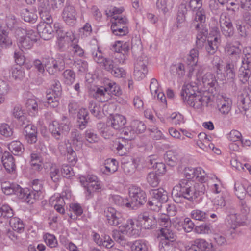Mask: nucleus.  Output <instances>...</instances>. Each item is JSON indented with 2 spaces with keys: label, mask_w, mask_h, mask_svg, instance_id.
Here are the masks:
<instances>
[{
  "label": "nucleus",
  "mask_w": 251,
  "mask_h": 251,
  "mask_svg": "<svg viewBox=\"0 0 251 251\" xmlns=\"http://www.w3.org/2000/svg\"><path fill=\"white\" fill-rule=\"evenodd\" d=\"M203 183H195L193 180L181 179L178 184L173 188L172 194L176 198L182 197L193 201L206 192V187Z\"/></svg>",
  "instance_id": "nucleus-1"
},
{
  "label": "nucleus",
  "mask_w": 251,
  "mask_h": 251,
  "mask_svg": "<svg viewBox=\"0 0 251 251\" xmlns=\"http://www.w3.org/2000/svg\"><path fill=\"white\" fill-rule=\"evenodd\" d=\"M122 94L120 86L113 81L106 79L104 86L96 87L91 91L92 97L101 102H105L111 99V94L119 96Z\"/></svg>",
  "instance_id": "nucleus-2"
},
{
  "label": "nucleus",
  "mask_w": 251,
  "mask_h": 251,
  "mask_svg": "<svg viewBox=\"0 0 251 251\" xmlns=\"http://www.w3.org/2000/svg\"><path fill=\"white\" fill-rule=\"evenodd\" d=\"M195 18L191 23V27L198 30L197 36V47H202L205 45L206 35L208 31L204 24L206 19L205 12L202 8L196 11Z\"/></svg>",
  "instance_id": "nucleus-3"
},
{
  "label": "nucleus",
  "mask_w": 251,
  "mask_h": 251,
  "mask_svg": "<svg viewBox=\"0 0 251 251\" xmlns=\"http://www.w3.org/2000/svg\"><path fill=\"white\" fill-rule=\"evenodd\" d=\"M54 29L57 34L59 45L61 47H80L78 37L72 31H65L62 25L58 23L54 24Z\"/></svg>",
  "instance_id": "nucleus-4"
},
{
  "label": "nucleus",
  "mask_w": 251,
  "mask_h": 251,
  "mask_svg": "<svg viewBox=\"0 0 251 251\" xmlns=\"http://www.w3.org/2000/svg\"><path fill=\"white\" fill-rule=\"evenodd\" d=\"M176 236L171 226H165L159 230L157 238H160L159 248L160 251H171Z\"/></svg>",
  "instance_id": "nucleus-5"
},
{
  "label": "nucleus",
  "mask_w": 251,
  "mask_h": 251,
  "mask_svg": "<svg viewBox=\"0 0 251 251\" xmlns=\"http://www.w3.org/2000/svg\"><path fill=\"white\" fill-rule=\"evenodd\" d=\"M151 199L148 202L150 208L153 211L158 212L160 210L162 203L168 200V193L162 188L151 189L149 191Z\"/></svg>",
  "instance_id": "nucleus-6"
},
{
  "label": "nucleus",
  "mask_w": 251,
  "mask_h": 251,
  "mask_svg": "<svg viewBox=\"0 0 251 251\" xmlns=\"http://www.w3.org/2000/svg\"><path fill=\"white\" fill-rule=\"evenodd\" d=\"M129 195L130 200H128L126 203V207L135 209L143 205L146 202L145 192L139 187L133 185L129 188Z\"/></svg>",
  "instance_id": "nucleus-7"
},
{
  "label": "nucleus",
  "mask_w": 251,
  "mask_h": 251,
  "mask_svg": "<svg viewBox=\"0 0 251 251\" xmlns=\"http://www.w3.org/2000/svg\"><path fill=\"white\" fill-rule=\"evenodd\" d=\"M138 50L133 51V55L135 59L134 63V75L135 78L138 81L145 77L148 73V58L144 54L138 55L136 54Z\"/></svg>",
  "instance_id": "nucleus-8"
},
{
  "label": "nucleus",
  "mask_w": 251,
  "mask_h": 251,
  "mask_svg": "<svg viewBox=\"0 0 251 251\" xmlns=\"http://www.w3.org/2000/svg\"><path fill=\"white\" fill-rule=\"evenodd\" d=\"M49 130L51 135L57 140H61L70 130V126L68 121L59 123L53 121L49 125Z\"/></svg>",
  "instance_id": "nucleus-9"
},
{
  "label": "nucleus",
  "mask_w": 251,
  "mask_h": 251,
  "mask_svg": "<svg viewBox=\"0 0 251 251\" xmlns=\"http://www.w3.org/2000/svg\"><path fill=\"white\" fill-rule=\"evenodd\" d=\"M111 30L113 34L117 36H124L128 33L127 26L128 20L126 16H114V20H111Z\"/></svg>",
  "instance_id": "nucleus-10"
},
{
  "label": "nucleus",
  "mask_w": 251,
  "mask_h": 251,
  "mask_svg": "<svg viewBox=\"0 0 251 251\" xmlns=\"http://www.w3.org/2000/svg\"><path fill=\"white\" fill-rule=\"evenodd\" d=\"M190 98L191 99L187 100L185 103L195 109H202L207 106L210 100V97L206 92H198L197 95Z\"/></svg>",
  "instance_id": "nucleus-11"
},
{
  "label": "nucleus",
  "mask_w": 251,
  "mask_h": 251,
  "mask_svg": "<svg viewBox=\"0 0 251 251\" xmlns=\"http://www.w3.org/2000/svg\"><path fill=\"white\" fill-rule=\"evenodd\" d=\"M61 16L64 22L70 26H75L77 22V11L74 6L69 2H66Z\"/></svg>",
  "instance_id": "nucleus-12"
},
{
  "label": "nucleus",
  "mask_w": 251,
  "mask_h": 251,
  "mask_svg": "<svg viewBox=\"0 0 251 251\" xmlns=\"http://www.w3.org/2000/svg\"><path fill=\"white\" fill-rule=\"evenodd\" d=\"M15 36L18 47H25L26 46H37L36 39H31L29 36H25L26 31L21 27H16L15 30Z\"/></svg>",
  "instance_id": "nucleus-13"
},
{
  "label": "nucleus",
  "mask_w": 251,
  "mask_h": 251,
  "mask_svg": "<svg viewBox=\"0 0 251 251\" xmlns=\"http://www.w3.org/2000/svg\"><path fill=\"white\" fill-rule=\"evenodd\" d=\"M104 215L107 222L111 226H117L123 222L122 213L112 207L105 208Z\"/></svg>",
  "instance_id": "nucleus-14"
},
{
  "label": "nucleus",
  "mask_w": 251,
  "mask_h": 251,
  "mask_svg": "<svg viewBox=\"0 0 251 251\" xmlns=\"http://www.w3.org/2000/svg\"><path fill=\"white\" fill-rule=\"evenodd\" d=\"M238 223L241 226L249 224V218H251L250 214V207L247 201L244 199H241L238 203Z\"/></svg>",
  "instance_id": "nucleus-15"
},
{
  "label": "nucleus",
  "mask_w": 251,
  "mask_h": 251,
  "mask_svg": "<svg viewBox=\"0 0 251 251\" xmlns=\"http://www.w3.org/2000/svg\"><path fill=\"white\" fill-rule=\"evenodd\" d=\"M137 220L146 229L154 228L157 222L154 216L148 211H145L139 214L137 217Z\"/></svg>",
  "instance_id": "nucleus-16"
},
{
  "label": "nucleus",
  "mask_w": 251,
  "mask_h": 251,
  "mask_svg": "<svg viewBox=\"0 0 251 251\" xmlns=\"http://www.w3.org/2000/svg\"><path fill=\"white\" fill-rule=\"evenodd\" d=\"M24 127L23 134L25 139L29 144H34L37 141V130L36 127L29 122L20 124Z\"/></svg>",
  "instance_id": "nucleus-17"
},
{
  "label": "nucleus",
  "mask_w": 251,
  "mask_h": 251,
  "mask_svg": "<svg viewBox=\"0 0 251 251\" xmlns=\"http://www.w3.org/2000/svg\"><path fill=\"white\" fill-rule=\"evenodd\" d=\"M216 106L220 113L226 115L231 109L232 102L231 100L224 95H218L216 100Z\"/></svg>",
  "instance_id": "nucleus-18"
},
{
  "label": "nucleus",
  "mask_w": 251,
  "mask_h": 251,
  "mask_svg": "<svg viewBox=\"0 0 251 251\" xmlns=\"http://www.w3.org/2000/svg\"><path fill=\"white\" fill-rule=\"evenodd\" d=\"M64 62L61 59L56 60L53 58L46 59L45 67L50 75H54L64 68Z\"/></svg>",
  "instance_id": "nucleus-19"
},
{
  "label": "nucleus",
  "mask_w": 251,
  "mask_h": 251,
  "mask_svg": "<svg viewBox=\"0 0 251 251\" xmlns=\"http://www.w3.org/2000/svg\"><path fill=\"white\" fill-rule=\"evenodd\" d=\"M140 224L138 220L135 222L133 220L129 219L122 227L124 228V231L128 236L137 237L139 236L141 230Z\"/></svg>",
  "instance_id": "nucleus-20"
},
{
  "label": "nucleus",
  "mask_w": 251,
  "mask_h": 251,
  "mask_svg": "<svg viewBox=\"0 0 251 251\" xmlns=\"http://www.w3.org/2000/svg\"><path fill=\"white\" fill-rule=\"evenodd\" d=\"M126 123V118L120 114L110 115L106 122L108 126H111L116 130H120L125 127Z\"/></svg>",
  "instance_id": "nucleus-21"
},
{
  "label": "nucleus",
  "mask_w": 251,
  "mask_h": 251,
  "mask_svg": "<svg viewBox=\"0 0 251 251\" xmlns=\"http://www.w3.org/2000/svg\"><path fill=\"white\" fill-rule=\"evenodd\" d=\"M226 210L227 214L226 223L233 229L241 226L240 224L238 223V213H236L234 208L232 206H228L226 207Z\"/></svg>",
  "instance_id": "nucleus-22"
},
{
  "label": "nucleus",
  "mask_w": 251,
  "mask_h": 251,
  "mask_svg": "<svg viewBox=\"0 0 251 251\" xmlns=\"http://www.w3.org/2000/svg\"><path fill=\"white\" fill-rule=\"evenodd\" d=\"M37 30L40 37L45 40H48L52 37L53 29L50 24L40 23L37 25Z\"/></svg>",
  "instance_id": "nucleus-23"
},
{
  "label": "nucleus",
  "mask_w": 251,
  "mask_h": 251,
  "mask_svg": "<svg viewBox=\"0 0 251 251\" xmlns=\"http://www.w3.org/2000/svg\"><path fill=\"white\" fill-rule=\"evenodd\" d=\"M70 139L72 145L76 150L81 149L84 141L83 135L77 130L74 129L71 132Z\"/></svg>",
  "instance_id": "nucleus-24"
},
{
  "label": "nucleus",
  "mask_w": 251,
  "mask_h": 251,
  "mask_svg": "<svg viewBox=\"0 0 251 251\" xmlns=\"http://www.w3.org/2000/svg\"><path fill=\"white\" fill-rule=\"evenodd\" d=\"M89 120V113L86 108H81L77 113V122L78 127L83 130L86 128Z\"/></svg>",
  "instance_id": "nucleus-25"
},
{
  "label": "nucleus",
  "mask_w": 251,
  "mask_h": 251,
  "mask_svg": "<svg viewBox=\"0 0 251 251\" xmlns=\"http://www.w3.org/2000/svg\"><path fill=\"white\" fill-rule=\"evenodd\" d=\"M170 72L172 75L181 79L185 74L184 64L180 62L172 64L170 67Z\"/></svg>",
  "instance_id": "nucleus-26"
},
{
  "label": "nucleus",
  "mask_w": 251,
  "mask_h": 251,
  "mask_svg": "<svg viewBox=\"0 0 251 251\" xmlns=\"http://www.w3.org/2000/svg\"><path fill=\"white\" fill-rule=\"evenodd\" d=\"M1 161L5 169L9 172L15 171L16 166L14 157L10 154L9 152H5L2 155Z\"/></svg>",
  "instance_id": "nucleus-27"
},
{
  "label": "nucleus",
  "mask_w": 251,
  "mask_h": 251,
  "mask_svg": "<svg viewBox=\"0 0 251 251\" xmlns=\"http://www.w3.org/2000/svg\"><path fill=\"white\" fill-rule=\"evenodd\" d=\"M112 57L119 63H123L126 58V53L128 51L129 48H113Z\"/></svg>",
  "instance_id": "nucleus-28"
},
{
  "label": "nucleus",
  "mask_w": 251,
  "mask_h": 251,
  "mask_svg": "<svg viewBox=\"0 0 251 251\" xmlns=\"http://www.w3.org/2000/svg\"><path fill=\"white\" fill-rule=\"evenodd\" d=\"M25 107L29 114L32 116H35L39 109L37 100L33 99H29L26 100Z\"/></svg>",
  "instance_id": "nucleus-29"
},
{
  "label": "nucleus",
  "mask_w": 251,
  "mask_h": 251,
  "mask_svg": "<svg viewBox=\"0 0 251 251\" xmlns=\"http://www.w3.org/2000/svg\"><path fill=\"white\" fill-rule=\"evenodd\" d=\"M164 158L166 163L171 166H175L178 161V153L173 151H166L164 154Z\"/></svg>",
  "instance_id": "nucleus-30"
},
{
  "label": "nucleus",
  "mask_w": 251,
  "mask_h": 251,
  "mask_svg": "<svg viewBox=\"0 0 251 251\" xmlns=\"http://www.w3.org/2000/svg\"><path fill=\"white\" fill-rule=\"evenodd\" d=\"M8 149L15 155H21L24 151L23 144L18 141H13L8 145Z\"/></svg>",
  "instance_id": "nucleus-31"
},
{
  "label": "nucleus",
  "mask_w": 251,
  "mask_h": 251,
  "mask_svg": "<svg viewBox=\"0 0 251 251\" xmlns=\"http://www.w3.org/2000/svg\"><path fill=\"white\" fill-rule=\"evenodd\" d=\"M118 163L114 159H108L106 160L103 170L104 173L109 174L113 173L117 170Z\"/></svg>",
  "instance_id": "nucleus-32"
},
{
  "label": "nucleus",
  "mask_w": 251,
  "mask_h": 251,
  "mask_svg": "<svg viewBox=\"0 0 251 251\" xmlns=\"http://www.w3.org/2000/svg\"><path fill=\"white\" fill-rule=\"evenodd\" d=\"M46 98L47 100V104H48V107L55 108L57 107L59 103V97H56L52 94V92L50 90H48L47 91Z\"/></svg>",
  "instance_id": "nucleus-33"
},
{
  "label": "nucleus",
  "mask_w": 251,
  "mask_h": 251,
  "mask_svg": "<svg viewBox=\"0 0 251 251\" xmlns=\"http://www.w3.org/2000/svg\"><path fill=\"white\" fill-rule=\"evenodd\" d=\"M9 224L12 229L15 231L21 233L24 230V223L19 218L13 217L11 218L9 221Z\"/></svg>",
  "instance_id": "nucleus-34"
},
{
  "label": "nucleus",
  "mask_w": 251,
  "mask_h": 251,
  "mask_svg": "<svg viewBox=\"0 0 251 251\" xmlns=\"http://www.w3.org/2000/svg\"><path fill=\"white\" fill-rule=\"evenodd\" d=\"M137 166L138 164L135 160L125 162L122 164V167L124 172L129 175H132L135 172Z\"/></svg>",
  "instance_id": "nucleus-35"
},
{
  "label": "nucleus",
  "mask_w": 251,
  "mask_h": 251,
  "mask_svg": "<svg viewBox=\"0 0 251 251\" xmlns=\"http://www.w3.org/2000/svg\"><path fill=\"white\" fill-rule=\"evenodd\" d=\"M208 214L202 210L195 209L192 211L191 216L194 220L204 222L208 219Z\"/></svg>",
  "instance_id": "nucleus-36"
},
{
  "label": "nucleus",
  "mask_w": 251,
  "mask_h": 251,
  "mask_svg": "<svg viewBox=\"0 0 251 251\" xmlns=\"http://www.w3.org/2000/svg\"><path fill=\"white\" fill-rule=\"evenodd\" d=\"M12 114L13 116L19 120V123H23V122H27L24 115L22 107L20 105H16L14 106Z\"/></svg>",
  "instance_id": "nucleus-37"
},
{
  "label": "nucleus",
  "mask_w": 251,
  "mask_h": 251,
  "mask_svg": "<svg viewBox=\"0 0 251 251\" xmlns=\"http://www.w3.org/2000/svg\"><path fill=\"white\" fill-rule=\"evenodd\" d=\"M198 137L199 140L196 141V145L204 151H207L206 143H208L209 138L204 133H200Z\"/></svg>",
  "instance_id": "nucleus-38"
},
{
  "label": "nucleus",
  "mask_w": 251,
  "mask_h": 251,
  "mask_svg": "<svg viewBox=\"0 0 251 251\" xmlns=\"http://www.w3.org/2000/svg\"><path fill=\"white\" fill-rule=\"evenodd\" d=\"M131 248L132 251H149L147 243L141 240L135 241Z\"/></svg>",
  "instance_id": "nucleus-39"
},
{
  "label": "nucleus",
  "mask_w": 251,
  "mask_h": 251,
  "mask_svg": "<svg viewBox=\"0 0 251 251\" xmlns=\"http://www.w3.org/2000/svg\"><path fill=\"white\" fill-rule=\"evenodd\" d=\"M224 71L226 73L228 79H233L235 77V70L233 61H228L224 67Z\"/></svg>",
  "instance_id": "nucleus-40"
},
{
  "label": "nucleus",
  "mask_w": 251,
  "mask_h": 251,
  "mask_svg": "<svg viewBox=\"0 0 251 251\" xmlns=\"http://www.w3.org/2000/svg\"><path fill=\"white\" fill-rule=\"evenodd\" d=\"M63 76L64 83L68 85H72L75 78V73L71 69L66 70L63 73Z\"/></svg>",
  "instance_id": "nucleus-41"
},
{
  "label": "nucleus",
  "mask_w": 251,
  "mask_h": 251,
  "mask_svg": "<svg viewBox=\"0 0 251 251\" xmlns=\"http://www.w3.org/2000/svg\"><path fill=\"white\" fill-rule=\"evenodd\" d=\"M88 108L91 113L96 117L100 119L102 116L101 108L98 103L93 101H90L89 103Z\"/></svg>",
  "instance_id": "nucleus-42"
},
{
  "label": "nucleus",
  "mask_w": 251,
  "mask_h": 251,
  "mask_svg": "<svg viewBox=\"0 0 251 251\" xmlns=\"http://www.w3.org/2000/svg\"><path fill=\"white\" fill-rule=\"evenodd\" d=\"M201 169L200 167L198 168H192L188 167L184 169V175L186 178L184 179H188L189 180H194L196 174L198 175L200 173Z\"/></svg>",
  "instance_id": "nucleus-43"
},
{
  "label": "nucleus",
  "mask_w": 251,
  "mask_h": 251,
  "mask_svg": "<svg viewBox=\"0 0 251 251\" xmlns=\"http://www.w3.org/2000/svg\"><path fill=\"white\" fill-rule=\"evenodd\" d=\"M187 13V9L185 4H181L178 8L177 16V22L179 24H182L186 20V14Z\"/></svg>",
  "instance_id": "nucleus-44"
},
{
  "label": "nucleus",
  "mask_w": 251,
  "mask_h": 251,
  "mask_svg": "<svg viewBox=\"0 0 251 251\" xmlns=\"http://www.w3.org/2000/svg\"><path fill=\"white\" fill-rule=\"evenodd\" d=\"M146 179L149 184L153 187H157L159 183V177L156 172H150L147 175Z\"/></svg>",
  "instance_id": "nucleus-45"
},
{
  "label": "nucleus",
  "mask_w": 251,
  "mask_h": 251,
  "mask_svg": "<svg viewBox=\"0 0 251 251\" xmlns=\"http://www.w3.org/2000/svg\"><path fill=\"white\" fill-rule=\"evenodd\" d=\"M131 127L133 129L134 133L138 134L143 132L146 129V126L141 121L134 120L132 122Z\"/></svg>",
  "instance_id": "nucleus-46"
},
{
  "label": "nucleus",
  "mask_w": 251,
  "mask_h": 251,
  "mask_svg": "<svg viewBox=\"0 0 251 251\" xmlns=\"http://www.w3.org/2000/svg\"><path fill=\"white\" fill-rule=\"evenodd\" d=\"M193 243L198 246L201 251H209L210 250L209 246H212L211 244H209L203 239L199 238L195 239Z\"/></svg>",
  "instance_id": "nucleus-47"
},
{
  "label": "nucleus",
  "mask_w": 251,
  "mask_h": 251,
  "mask_svg": "<svg viewBox=\"0 0 251 251\" xmlns=\"http://www.w3.org/2000/svg\"><path fill=\"white\" fill-rule=\"evenodd\" d=\"M13 212L11 208L7 204H3L0 207V217L5 218H13Z\"/></svg>",
  "instance_id": "nucleus-48"
},
{
  "label": "nucleus",
  "mask_w": 251,
  "mask_h": 251,
  "mask_svg": "<svg viewBox=\"0 0 251 251\" xmlns=\"http://www.w3.org/2000/svg\"><path fill=\"white\" fill-rule=\"evenodd\" d=\"M242 65L239 69V72L246 71L250 72L251 68V55L250 53L245 54V57L243 58L242 61Z\"/></svg>",
  "instance_id": "nucleus-49"
},
{
  "label": "nucleus",
  "mask_w": 251,
  "mask_h": 251,
  "mask_svg": "<svg viewBox=\"0 0 251 251\" xmlns=\"http://www.w3.org/2000/svg\"><path fill=\"white\" fill-rule=\"evenodd\" d=\"M213 68L216 71L217 74H222L223 68V61L218 56L214 57L212 61Z\"/></svg>",
  "instance_id": "nucleus-50"
},
{
  "label": "nucleus",
  "mask_w": 251,
  "mask_h": 251,
  "mask_svg": "<svg viewBox=\"0 0 251 251\" xmlns=\"http://www.w3.org/2000/svg\"><path fill=\"white\" fill-rule=\"evenodd\" d=\"M193 89L195 90H198V88L196 85H192V84H184L182 86V90L180 93L181 99L183 100L187 98V96L189 94V92L192 91Z\"/></svg>",
  "instance_id": "nucleus-51"
},
{
  "label": "nucleus",
  "mask_w": 251,
  "mask_h": 251,
  "mask_svg": "<svg viewBox=\"0 0 251 251\" xmlns=\"http://www.w3.org/2000/svg\"><path fill=\"white\" fill-rule=\"evenodd\" d=\"M235 193L237 197L241 199L245 196L246 194V188L239 182H235L234 184Z\"/></svg>",
  "instance_id": "nucleus-52"
},
{
  "label": "nucleus",
  "mask_w": 251,
  "mask_h": 251,
  "mask_svg": "<svg viewBox=\"0 0 251 251\" xmlns=\"http://www.w3.org/2000/svg\"><path fill=\"white\" fill-rule=\"evenodd\" d=\"M24 53V50L21 48H18L15 50L14 57L17 64L21 65L24 63L25 60Z\"/></svg>",
  "instance_id": "nucleus-53"
},
{
  "label": "nucleus",
  "mask_w": 251,
  "mask_h": 251,
  "mask_svg": "<svg viewBox=\"0 0 251 251\" xmlns=\"http://www.w3.org/2000/svg\"><path fill=\"white\" fill-rule=\"evenodd\" d=\"M13 129L7 124H1L0 126V133L5 137H11L13 135Z\"/></svg>",
  "instance_id": "nucleus-54"
},
{
  "label": "nucleus",
  "mask_w": 251,
  "mask_h": 251,
  "mask_svg": "<svg viewBox=\"0 0 251 251\" xmlns=\"http://www.w3.org/2000/svg\"><path fill=\"white\" fill-rule=\"evenodd\" d=\"M50 176L54 182H58L61 178L59 168L56 166H52L50 170Z\"/></svg>",
  "instance_id": "nucleus-55"
},
{
  "label": "nucleus",
  "mask_w": 251,
  "mask_h": 251,
  "mask_svg": "<svg viewBox=\"0 0 251 251\" xmlns=\"http://www.w3.org/2000/svg\"><path fill=\"white\" fill-rule=\"evenodd\" d=\"M44 239L46 244L50 248H55L57 246V241L53 235L47 233L44 235Z\"/></svg>",
  "instance_id": "nucleus-56"
},
{
  "label": "nucleus",
  "mask_w": 251,
  "mask_h": 251,
  "mask_svg": "<svg viewBox=\"0 0 251 251\" xmlns=\"http://www.w3.org/2000/svg\"><path fill=\"white\" fill-rule=\"evenodd\" d=\"M169 119L171 123L175 125H180L184 123L183 117L180 113H172Z\"/></svg>",
  "instance_id": "nucleus-57"
},
{
  "label": "nucleus",
  "mask_w": 251,
  "mask_h": 251,
  "mask_svg": "<svg viewBox=\"0 0 251 251\" xmlns=\"http://www.w3.org/2000/svg\"><path fill=\"white\" fill-rule=\"evenodd\" d=\"M109 199L111 202L121 206H125L126 207V203L128 202L127 199H124L121 196L117 195L111 196Z\"/></svg>",
  "instance_id": "nucleus-58"
},
{
  "label": "nucleus",
  "mask_w": 251,
  "mask_h": 251,
  "mask_svg": "<svg viewBox=\"0 0 251 251\" xmlns=\"http://www.w3.org/2000/svg\"><path fill=\"white\" fill-rule=\"evenodd\" d=\"M22 16L25 22H34L37 19V15L30 12L27 9H24L22 13Z\"/></svg>",
  "instance_id": "nucleus-59"
},
{
  "label": "nucleus",
  "mask_w": 251,
  "mask_h": 251,
  "mask_svg": "<svg viewBox=\"0 0 251 251\" xmlns=\"http://www.w3.org/2000/svg\"><path fill=\"white\" fill-rule=\"evenodd\" d=\"M11 75L15 79H21L24 77L25 73L20 65L12 69Z\"/></svg>",
  "instance_id": "nucleus-60"
},
{
  "label": "nucleus",
  "mask_w": 251,
  "mask_h": 251,
  "mask_svg": "<svg viewBox=\"0 0 251 251\" xmlns=\"http://www.w3.org/2000/svg\"><path fill=\"white\" fill-rule=\"evenodd\" d=\"M51 92H52V94L56 97H60L61 95V85L60 82L58 80H55L53 81L51 89H49Z\"/></svg>",
  "instance_id": "nucleus-61"
},
{
  "label": "nucleus",
  "mask_w": 251,
  "mask_h": 251,
  "mask_svg": "<svg viewBox=\"0 0 251 251\" xmlns=\"http://www.w3.org/2000/svg\"><path fill=\"white\" fill-rule=\"evenodd\" d=\"M227 138L228 140L231 142H238V143H240V141L242 138V135L238 130H232L228 134Z\"/></svg>",
  "instance_id": "nucleus-62"
},
{
  "label": "nucleus",
  "mask_w": 251,
  "mask_h": 251,
  "mask_svg": "<svg viewBox=\"0 0 251 251\" xmlns=\"http://www.w3.org/2000/svg\"><path fill=\"white\" fill-rule=\"evenodd\" d=\"M87 192L89 195L91 194L92 192L98 191L101 189L100 182L98 179L91 183L87 184Z\"/></svg>",
  "instance_id": "nucleus-63"
},
{
  "label": "nucleus",
  "mask_w": 251,
  "mask_h": 251,
  "mask_svg": "<svg viewBox=\"0 0 251 251\" xmlns=\"http://www.w3.org/2000/svg\"><path fill=\"white\" fill-rule=\"evenodd\" d=\"M61 174L63 177L70 178L74 175L72 167L68 165L63 164L61 168Z\"/></svg>",
  "instance_id": "nucleus-64"
}]
</instances>
